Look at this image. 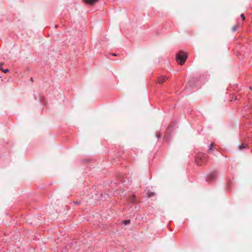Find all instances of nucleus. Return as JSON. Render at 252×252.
Here are the masks:
<instances>
[{
	"label": "nucleus",
	"mask_w": 252,
	"mask_h": 252,
	"mask_svg": "<svg viewBox=\"0 0 252 252\" xmlns=\"http://www.w3.org/2000/svg\"><path fill=\"white\" fill-rule=\"evenodd\" d=\"M208 160V156L206 154L199 153L195 158V162L198 165H202L205 164Z\"/></svg>",
	"instance_id": "obj_1"
},
{
	"label": "nucleus",
	"mask_w": 252,
	"mask_h": 252,
	"mask_svg": "<svg viewBox=\"0 0 252 252\" xmlns=\"http://www.w3.org/2000/svg\"><path fill=\"white\" fill-rule=\"evenodd\" d=\"M188 57V54L185 52H180L176 56L177 62L181 65L184 64Z\"/></svg>",
	"instance_id": "obj_2"
},
{
	"label": "nucleus",
	"mask_w": 252,
	"mask_h": 252,
	"mask_svg": "<svg viewBox=\"0 0 252 252\" xmlns=\"http://www.w3.org/2000/svg\"><path fill=\"white\" fill-rule=\"evenodd\" d=\"M218 176V172L217 171H213L211 172L208 176V179L210 181L216 179Z\"/></svg>",
	"instance_id": "obj_3"
},
{
	"label": "nucleus",
	"mask_w": 252,
	"mask_h": 252,
	"mask_svg": "<svg viewBox=\"0 0 252 252\" xmlns=\"http://www.w3.org/2000/svg\"><path fill=\"white\" fill-rule=\"evenodd\" d=\"M168 79V77L166 76H159L158 78L157 83L159 84H162Z\"/></svg>",
	"instance_id": "obj_4"
},
{
	"label": "nucleus",
	"mask_w": 252,
	"mask_h": 252,
	"mask_svg": "<svg viewBox=\"0 0 252 252\" xmlns=\"http://www.w3.org/2000/svg\"><path fill=\"white\" fill-rule=\"evenodd\" d=\"M98 0H84V2L86 3L91 4L95 3Z\"/></svg>",
	"instance_id": "obj_5"
},
{
	"label": "nucleus",
	"mask_w": 252,
	"mask_h": 252,
	"mask_svg": "<svg viewBox=\"0 0 252 252\" xmlns=\"http://www.w3.org/2000/svg\"><path fill=\"white\" fill-rule=\"evenodd\" d=\"M214 143H212L210 144V145L209 146V151H212L213 149V147H214Z\"/></svg>",
	"instance_id": "obj_6"
},
{
	"label": "nucleus",
	"mask_w": 252,
	"mask_h": 252,
	"mask_svg": "<svg viewBox=\"0 0 252 252\" xmlns=\"http://www.w3.org/2000/svg\"><path fill=\"white\" fill-rule=\"evenodd\" d=\"M245 147H246V146L244 144H242L241 146H240V149H242L243 148H245Z\"/></svg>",
	"instance_id": "obj_7"
},
{
	"label": "nucleus",
	"mask_w": 252,
	"mask_h": 252,
	"mask_svg": "<svg viewBox=\"0 0 252 252\" xmlns=\"http://www.w3.org/2000/svg\"><path fill=\"white\" fill-rule=\"evenodd\" d=\"M2 71L4 73H7L9 72V69H2Z\"/></svg>",
	"instance_id": "obj_8"
},
{
	"label": "nucleus",
	"mask_w": 252,
	"mask_h": 252,
	"mask_svg": "<svg viewBox=\"0 0 252 252\" xmlns=\"http://www.w3.org/2000/svg\"><path fill=\"white\" fill-rule=\"evenodd\" d=\"M241 17L243 19V20H244L245 19V16H244V14H241Z\"/></svg>",
	"instance_id": "obj_9"
},
{
	"label": "nucleus",
	"mask_w": 252,
	"mask_h": 252,
	"mask_svg": "<svg viewBox=\"0 0 252 252\" xmlns=\"http://www.w3.org/2000/svg\"><path fill=\"white\" fill-rule=\"evenodd\" d=\"M157 137H158V138H159L160 137V136H160V134H158L157 135Z\"/></svg>",
	"instance_id": "obj_10"
},
{
	"label": "nucleus",
	"mask_w": 252,
	"mask_h": 252,
	"mask_svg": "<svg viewBox=\"0 0 252 252\" xmlns=\"http://www.w3.org/2000/svg\"><path fill=\"white\" fill-rule=\"evenodd\" d=\"M129 222V220H126V221L125 224L128 223Z\"/></svg>",
	"instance_id": "obj_11"
}]
</instances>
